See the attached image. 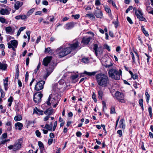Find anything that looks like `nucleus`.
<instances>
[{"label": "nucleus", "mask_w": 153, "mask_h": 153, "mask_svg": "<svg viewBox=\"0 0 153 153\" xmlns=\"http://www.w3.org/2000/svg\"><path fill=\"white\" fill-rule=\"evenodd\" d=\"M95 78L98 84L100 86H106L109 83V79L107 76L102 73L97 74Z\"/></svg>", "instance_id": "1"}, {"label": "nucleus", "mask_w": 153, "mask_h": 153, "mask_svg": "<svg viewBox=\"0 0 153 153\" xmlns=\"http://www.w3.org/2000/svg\"><path fill=\"white\" fill-rule=\"evenodd\" d=\"M122 71L121 70L119 71L115 68H111L108 71L109 76L112 79L119 80L120 78V76L121 75Z\"/></svg>", "instance_id": "2"}, {"label": "nucleus", "mask_w": 153, "mask_h": 153, "mask_svg": "<svg viewBox=\"0 0 153 153\" xmlns=\"http://www.w3.org/2000/svg\"><path fill=\"white\" fill-rule=\"evenodd\" d=\"M22 140L20 138L17 140L13 145H10L8 147L10 150L13 149V151H16L22 147Z\"/></svg>", "instance_id": "3"}, {"label": "nucleus", "mask_w": 153, "mask_h": 153, "mask_svg": "<svg viewBox=\"0 0 153 153\" xmlns=\"http://www.w3.org/2000/svg\"><path fill=\"white\" fill-rule=\"evenodd\" d=\"M56 52L59 57H62L71 53V51L68 48H60L58 49Z\"/></svg>", "instance_id": "4"}, {"label": "nucleus", "mask_w": 153, "mask_h": 153, "mask_svg": "<svg viewBox=\"0 0 153 153\" xmlns=\"http://www.w3.org/2000/svg\"><path fill=\"white\" fill-rule=\"evenodd\" d=\"M80 42V40L78 39H76L73 41V43L70 45V47H68L71 52L77 48L80 49L82 47Z\"/></svg>", "instance_id": "5"}, {"label": "nucleus", "mask_w": 153, "mask_h": 153, "mask_svg": "<svg viewBox=\"0 0 153 153\" xmlns=\"http://www.w3.org/2000/svg\"><path fill=\"white\" fill-rule=\"evenodd\" d=\"M58 102L59 101L58 100H56L53 97L52 94L49 95L47 101V103L49 105H50L51 104H54L53 107L54 108L56 107Z\"/></svg>", "instance_id": "6"}, {"label": "nucleus", "mask_w": 153, "mask_h": 153, "mask_svg": "<svg viewBox=\"0 0 153 153\" xmlns=\"http://www.w3.org/2000/svg\"><path fill=\"white\" fill-rule=\"evenodd\" d=\"M115 97L122 103H125L126 102L124 99V95L122 93L117 91L115 94Z\"/></svg>", "instance_id": "7"}, {"label": "nucleus", "mask_w": 153, "mask_h": 153, "mask_svg": "<svg viewBox=\"0 0 153 153\" xmlns=\"http://www.w3.org/2000/svg\"><path fill=\"white\" fill-rule=\"evenodd\" d=\"M45 82V81L41 80L37 82L35 86V89L37 91H39L42 89L44 88V85Z\"/></svg>", "instance_id": "8"}, {"label": "nucleus", "mask_w": 153, "mask_h": 153, "mask_svg": "<svg viewBox=\"0 0 153 153\" xmlns=\"http://www.w3.org/2000/svg\"><path fill=\"white\" fill-rule=\"evenodd\" d=\"M43 95L39 92L36 93L34 95L33 100L36 103H39L41 101Z\"/></svg>", "instance_id": "9"}, {"label": "nucleus", "mask_w": 153, "mask_h": 153, "mask_svg": "<svg viewBox=\"0 0 153 153\" xmlns=\"http://www.w3.org/2000/svg\"><path fill=\"white\" fill-rule=\"evenodd\" d=\"M8 47L9 48H12L13 51L15 50V48H16L18 45V42L16 40L11 41L10 42L7 43Z\"/></svg>", "instance_id": "10"}, {"label": "nucleus", "mask_w": 153, "mask_h": 153, "mask_svg": "<svg viewBox=\"0 0 153 153\" xmlns=\"http://www.w3.org/2000/svg\"><path fill=\"white\" fill-rule=\"evenodd\" d=\"M93 48L96 56L102 54V50L100 48H98V45L97 44H95L94 45Z\"/></svg>", "instance_id": "11"}, {"label": "nucleus", "mask_w": 153, "mask_h": 153, "mask_svg": "<svg viewBox=\"0 0 153 153\" xmlns=\"http://www.w3.org/2000/svg\"><path fill=\"white\" fill-rule=\"evenodd\" d=\"M11 10L9 7H7L6 9L1 8L0 10V13L2 15H8Z\"/></svg>", "instance_id": "12"}, {"label": "nucleus", "mask_w": 153, "mask_h": 153, "mask_svg": "<svg viewBox=\"0 0 153 153\" xmlns=\"http://www.w3.org/2000/svg\"><path fill=\"white\" fill-rule=\"evenodd\" d=\"M135 13L137 18L140 20L144 21L145 19V18L143 16V13L141 10H136Z\"/></svg>", "instance_id": "13"}, {"label": "nucleus", "mask_w": 153, "mask_h": 153, "mask_svg": "<svg viewBox=\"0 0 153 153\" xmlns=\"http://www.w3.org/2000/svg\"><path fill=\"white\" fill-rule=\"evenodd\" d=\"M52 59L51 56H47L43 59L42 64L45 66H47Z\"/></svg>", "instance_id": "14"}, {"label": "nucleus", "mask_w": 153, "mask_h": 153, "mask_svg": "<svg viewBox=\"0 0 153 153\" xmlns=\"http://www.w3.org/2000/svg\"><path fill=\"white\" fill-rule=\"evenodd\" d=\"M119 127L120 128L124 130L126 128L125 121L124 119H122L120 120L119 123Z\"/></svg>", "instance_id": "15"}, {"label": "nucleus", "mask_w": 153, "mask_h": 153, "mask_svg": "<svg viewBox=\"0 0 153 153\" xmlns=\"http://www.w3.org/2000/svg\"><path fill=\"white\" fill-rule=\"evenodd\" d=\"M91 39L92 38L90 37L87 38L86 37H84L82 39L81 43L84 45H87Z\"/></svg>", "instance_id": "16"}, {"label": "nucleus", "mask_w": 153, "mask_h": 153, "mask_svg": "<svg viewBox=\"0 0 153 153\" xmlns=\"http://www.w3.org/2000/svg\"><path fill=\"white\" fill-rule=\"evenodd\" d=\"M23 4V3L22 2L17 1L15 2L14 5V8L16 10H18L22 7Z\"/></svg>", "instance_id": "17"}, {"label": "nucleus", "mask_w": 153, "mask_h": 153, "mask_svg": "<svg viewBox=\"0 0 153 153\" xmlns=\"http://www.w3.org/2000/svg\"><path fill=\"white\" fill-rule=\"evenodd\" d=\"M74 27V24L73 23L70 22L66 24L65 26H64V28L67 30H70Z\"/></svg>", "instance_id": "18"}, {"label": "nucleus", "mask_w": 153, "mask_h": 153, "mask_svg": "<svg viewBox=\"0 0 153 153\" xmlns=\"http://www.w3.org/2000/svg\"><path fill=\"white\" fill-rule=\"evenodd\" d=\"M94 14L97 18H101L102 17V13L99 10L98 11H95L94 13Z\"/></svg>", "instance_id": "19"}, {"label": "nucleus", "mask_w": 153, "mask_h": 153, "mask_svg": "<svg viewBox=\"0 0 153 153\" xmlns=\"http://www.w3.org/2000/svg\"><path fill=\"white\" fill-rule=\"evenodd\" d=\"M15 126L16 129H18L19 130H21L22 129L23 125L20 123L17 122L15 124Z\"/></svg>", "instance_id": "20"}, {"label": "nucleus", "mask_w": 153, "mask_h": 153, "mask_svg": "<svg viewBox=\"0 0 153 153\" xmlns=\"http://www.w3.org/2000/svg\"><path fill=\"white\" fill-rule=\"evenodd\" d=\"M54 111L52 108H49L47 109L44 112V113L48 116H50L53 113Z\"/></svg>", "instance_id": "21"}, {"label": "nucleus", "mask_w": 153, "mask_h": 153, "mask_svg": "<svg viewBox=\"0 0 153 153\" xmlns=\"http://www.w3.org/2000/svg\"><path fill=\"white\" fill-rule=\"evenodd\" d=\"M8 81V77L6 78L4 80V85L5 90L6 91H7V90Z\"/></svg>", "instance_id": "22"}, {"label": "nucleus", "mask_w": 153, "mask_h": 153, "mask_svg": "<svg viewBox=\"0 0 153 153\" xmlns=\"http://www.w3.org/2000/svg\"><path fill=\"white\" fill-rule=\"evenodd\" d=\"M52 123H50V125H49L48 124H46L44 127V128H45L49 131H51L52 130Z\"/></svg>", "instance_id": "23"}, {"label": "nucleus", "mask_w": 153, "mask_h": 153, "mask_svg": "<svg viewBox=\"0 0 153 153\" xmlns=\"http://www.w3.org/2000/svg\"><path fill=\"white\" fill-rule=\"evenodd\" d=\"M98 98L101 100H102V97L104 96V94L103 91L102 90H99L98 91Z\"/></svg>", "instance_id": "24"}, {"label": "nucleus", "mask_w": 153, "mask_h": 153, "mask_svg": "<svg viewBox=\"0 0 153 153\" xmlns=\"http://www.w3.org/2000/svg\"><path fill=\"white\" fill-rule=\"evenodd\" d=\"M97 73V71H94L92 72H90L85 71L83 74H86L89 76H92L95 75Z\"/></svg>", "instance_id": "25"}, {"label": "nucleus", "mask_w": 153, "mask_h": 153, "mask_svg": "<svg viewBox=\"0 0 153 153\" xmlns=\"http://www.w3.org/2000/svg\"><path fill=\"white\" fill-rule=\"evenodd\" d=\"M6 64L1 63L0 62V69L3 70H5L7 68Z\"/></svg>", "instance_id": "26"}, {"label": "nucleus", "mask_w": 153, "mask_h": 153, "mask_svg": "<svg viewBox=\"0 0 153 153\" xmlns=\"http://www.w3.org/2000/svg\"><path fill=\"white\" fill-rule=\"evenodd\" d=\"M85 17L89 18L92 20H94L95 19L94 16L92 14H87L85 15Z\"/></svg>", "instance_id": "27"}, {"label": "nucleus", "mask_w": 153, "mask_h": 153, "mask_svg": "<svg viewBox=\"0 0 153 153\" xmlns=\"http://www.w3.org/2000/svg\"><path fill=\"white\" fill-rule=\"evenodd\" d=\"M54 69L53 67L52 66L51 69H48L47 71V73L46 74V77H48L51 73L52 72L53 70Z\"/></svg>", "instance_id": "28"}, {"label": "nucleus", "mask_w": 153, "mask_h": 153, "mask_svg": "<svg viewBox=\"0 0 153 153\" xmlns=\"http://www.w3.org/2000/svg\"><path fill=\"white\" fill-rule=\"evenodd\" d=\"M35 9L34 8L30 9L27 13V16H30L31 15L34 11Z\"/></svg>", "instance_id": "29"}, {"label": "nucleus", "mask_w": 153, "mask_h": 153, "mask_svg": "<svg viewBox=\"0 0 153 153\" xmlns=\"http://www.w3.org/2000/svg\"><path fill=\"white\" fill-rule=\"evenodd\" d=\"M43 112V111L38 109L36 107L34 109L33 114H38L39 113H41Z\"/></svg>", "instance_id": "30"}, {"label": "nucleus", "mask_w": 153, "mask_h": 153, "mask_svg": "<svg viewBox=\"0 0 153 153\" xmlns=\"http://www.w3.org/2000/svg\"><path fill=\"white\" fill-rule=\"evenodd\" d=\"M22 117L20 115H18L14 117V120L16 121H19L22 120Z\"/></svg>", "instance_id": "31"}, {"label": "nucleus", "mask_w": 153, "mask_h": 153, "mask_svg": "<svg viewBox=\"0 0 153 153\" xmlns=\"http://www.w3.org/2000/svg\"><path fill=\"white\" fill-rule=\"evenodd\" d=\"M129 72L131 75V77L133 79H135L137 78L138 76L136 74H133L132 72L131 71H129Z\"/></svg>", "instance_id": "32"}, {"label": "nucleus", "mask_w": 153, "mask_h": 153, "mask_svg": "<svg viewBox=\"0 0 153 153\" xmlns=\"http://www.w3.org/2000/svg\"><path fill=\"white\" fill-rule=\"evenodd\" d=\"M7 137V134L6 133L3 134L0 137V139L1 140H3L4 139H5Z\"/></svg>", "instance_id": "33"}, {"label": "nucleus", "mask_w": 153, "mask_h": 153, "mask_svg": "<svg viewBox=\"0 0 153 153\" xmlns=\"http://www.w3.org/2000/svg\"><path fill=\"white\" fill-rule=\"evenodd\" d=\"M105 10L106 12L109 14H111V11L110 8L108 7V6L105 7Z\"/></svg>", "instance_id": "34"}, {"label": "nucleus", "mask_w": 153, "mask_h": 153, "mask_svg": "<svg viewBox=\"0 0 153 153\" xmlns=\"http://www.w3.org/2000/svg\"><path fill=\"white\" fill-rule=\"evenodd\" d=\"M145 94L146 96V102L147 103H148L149 102V100L150 95L147 92H145Z\"/></svg>", "instance_id": "35"}, {"label": "nucleus", "mask_w": 153, "mask_h": 153, "mask_svg": "<svg viewBox=\"0 0 153 153\" xmlns=\"http://www.w3.org/2000/svg\"><path fill=\"white\" fill-rule=\"evenodd\" d=\"M39 146L40 149H42L44 148V145L43 143L40 141H39L38 142Z\"/></svg>", "instance_id": "36"}, {"label": "nucleus", "mask_w": 153, "mask_h": 153, "mask_svg": "<svg viewBox=\"0 0 153 153\" xmlns=\"http://www.w3.org/2000/svg\"><path fill=\"white\" fill-rule=\"evenodd\" d=\"M5 30L7 33H9L12 31V29L10 27H6Z\"/></svg>", "instance_id": "37"}, {"label": "nucleus", "mask_w": 153, "mask_h": 153, "mask_svg": "<svg viewBox=\"0 0 153 153\" xmlns=\"http://www.w3.org/2000/svg\"><path fill=\"white\" fill-rule=\"evenodd\" d=\"M130 54L131 56L132 59L133 60L132 62L134 63H135L136 62L135 61L134 56V53L132 52H131L130 53Z\"/></svg>", "instance_id": "38"}, {"label": "nucleus", "mask_w": 153, "mask_h": 153, "mask_svg": "<svg viewBox=\"0 0 153 153\" xmlns=\"http://www.w3.org/2000/svg\"><path fill=\"white\" fill-rule=\"evenodd\" d=\"M148 111L149 114V116L151 118L152 117V108L151 106H149L148 109Z\"/></svg>", "instance_id": "39"}, {"label": "nucleus", "mask_w": 153, "mask_h": 153, "mask_svg": "<svg viewBox=\"0 0 153 153\" xmlns=\"http://www.w3.org/2000/svg\"><path fill=\"white\" fill-rule=\"evenodd\" d=\"M82 62L84 63H88V59L87 58H83L82 59Z\"/></svg>", "instance_id": "40"}, {"label": "nucleus", "mask_w": 153, "mask_h": 153, "mask_svg": "<svg viewBox=\"0 0 153 153\" xmlns=\"http://www.w3.org/2000/svg\"><path fill=\"white\" fill-rule=\"evenodd\" d=\"M92 98L94 100V102H96L97 101V100L96 99V95L94 92H93V94L92 96Z\"/></svg>", "instance_id": "41"}, {"label": "nucleus", "mask_w": 153, "mask_h": 153, "mask_svg": "<svg viewBox=\"0 0 153 153\" xmlns=\"http://www.w3.org/2000/svg\"><path fill=\"white\" fill-rule=\"evenodd\" d=\"M153 8L150 6H147L146 7V10L149 13V11H150L153 10Z\"/></svg>", "instance_id": "42"}, {"label": "nucleus", "mask_w": 153, "mask_h": 153, "mask_svg": "<svg viewBox=\"0 0 153 153\" xmlns=\"http://www.w3.org/2000/svg\"><path fill=\"white\" fill-rule=\"evenodd\" d=\"M115 110L114 107H112L111 108L110 113L111 114H113L115 113Z\"/></svg>", "instance_id": "43"}, {"label": "nucleus", "mask_w": 153, "mask_h": 153, "mask_svg": "<svg viewBox=\"0 0 153 153\" xmlns=\"http://www.w3.org/2000/svg\"><path fill=\"white\" fill-rule=\"evenodd\" d=\"M104 48L107 49L108 51H110L111 50L110 47L107 44L104 45Z\"/></svg>", "instance_id": "44"}, {"label": "nucleus", "mask_w": 153, "mask_h": 153, "mask_svg": "<svg viewBox=\"0 0 153 153\" xmlns=\"http://www.w3.org/2000/svg\"><path fill=\"white\" fill-rule=\"evenodd\" d=\"M117 133L119 134V136L120 137H121L122 135V131L121 130H119L117 131Z\"/></svg>", "instance_id": "45"}, {"label": "nucleus", "mask_w": 153, "mask_h": 153, "mask_svg": "<svg viewBox=\"0 0 153 153\" xmlns=\"http://www.w3.org/2000/svg\"><path fill=\"white\" fill-rule=\"evenodd\" d=\"M36 134L37 137H40L41 133L38 130L36 131Z\"/></svg>", "instance_id": "46"}, {"label": "nucleus", "mask_w": 153, "mask_h": 153, "mask_svg": "<svg viewBox=\"0 0 153 153\" xmlns=\"http://www.w3.org/2000/svg\"><path fill=\"white\" fill-rule=\"evenodd\" d=\"M78 76L77 74H75L71 76V78L73 80H74L76 79L77 78Z\"/></svg>", "instance_id": "47"}, {"label": "nucleus", "mask_w": 153, "mask_h": 153, "mask_svg": "<svg viewBox=\"0 0 153 153\" xmlns=\"http://www.w3.org/2000/svg\"><path fill=\"white\" fill-rule=\"evenodd\" d=\"M72 17L74 18L75 19H77L79 18L80 16L79 14H77L76 15H72Z\"/></svg>", "instance_id": "48"}, {"label": "nucleus", "mask_w": 153, "mask_h": 153, "mask_svg": "<svg viewBox=\"0 0 153 153\" xmlns=\"http://www.w3.org/2000/svg\"><path fill=\"white\" fill-rule=\"evenodd\" d=\"M133 7L132 6H130L127 9L126 11V13H128V12L130 10H131L132 9Z\"/></svg>", "instance_id": "49"}, {"label": "nucleus", "mask_w": 153, "mask_h": 153, "mask_svg": "<svg viewBox=\"0 0 153 153\" xmlns=\"http://www.w3.org/2000/svg\"><path fill=\"white\" fill-rule=\"evenodd\" d=\"M127 19L130 24H133V22L131 19L129 17H127Z\"/></svg>", "instance_id": "50"}, {"label": "nucleus", "mask_w": 153, "mask_h": 153, "mask_svg": "<svg viewBox=\"0 0 153 153\" xmlns=\"http://www.w3.org/2000/svg\"><path fill=\"white\" fill-rule=\"evenodd\" d=\"M101 3L99 0H96L95 1V4L96 6H98L100 5Z\"/></svg>", "instance_id": "51"}, {"label": "nucleus", "mask_w": 153, "mask_h": 153, "mask_svg": "<svg viewBox=\"0 0 153 153\" xmlns=\"http://www.w3.org/2000/svg\"><path fill=\"white\" fill-rule=\"evenodd\" d=\"M57 121H55V122H54V123L53 127V131H54L55 130V129L56 128V127L57 126Z\"/></svg>", "instance_id": "52"}, {"label": "nucleus", "mask_w": 153, "mask_h": 153, "mask_svg": "<svg viewBox=\"0 0 153 153\" xmlns=\"http://www.w3.org/2000/svg\"><path fill=\"white\" fill-rule=\"evenodd\" d=\"M29 77L28 73L27 72L25 74V80L26 82H27L28 80Z\"/></svg>", "instance_id": "53"}, {"label": "nucleus", "mask_w": 153, "mask_h": 153, "mask_svg": "<svg viewBox=\"0 0 153 153\" xmlns=\"http://www.w3.org/2000/svg\"><path fill=\"white\" fill-rule=\"evenodd\" d=\"M5 21L6 20L4 18L2 17H0V22H1L3 23H5Z\"/></svg>", "instance_id": "54"}, {"label": "nucleus", "mask_w": 153, "mask_h": 153, "mask_svg": "<svg viewBox=\"0 0 153 153\" xmlns=\"http://www.w3.org/2000/svg\"><path fill=\"white\" fill-rule=\"evenodd\" d=\"M0 92L1 94V97L2 98H3L5 96V94L4 92L3 91V90L1 89H0Z\"/></svg>", "instance_id": "55"}, {"label": "nucleus", "mask_w": 153, "mask_h": 153, "mask_svg": "<svg viewBox=\"0 0 153 153\" xmlns=\"http://www.w3.org/2000/svg\"><path fill=\"white\" fill-rule=\"evenodd\" d=\"M27 16L25 15H21V19L22 20H24L27 19Z\"/></svg>", "instance_id": "56"}, {"label": "nucleus", "mask_w": 153, "mask_h": 153, "mask_svg": "<svg viewBox=\"0 0 153 153\" xmlns=\"http://www.w3.org/2000/svg\"><path fill=\"white\" fill-rule=\"evenodd\" d=\"M6 141L5 139H4L3 140H1L0 141V146L1 145H3L4 144L6 143Z\"/></svg>", "instance_id": "57"}, {"label": "nucleus", "mask_w": 153, "mask_h": 153, "mask_svg": "<svg viewBox=\"0 0 153 153\" xmlns=\"http://www.w3.org/2000/svg\"><path fill=\"white\" fill-rule=\"evenodd\" d=\"M64 81L63 80H61L60 81H59L58 83V85H62L64 84Z\"/></svg>", "instance_id": "58"}, {"label": "nucleus", "mask_w": 153, "mask_h": 153, "mask_svg": "<svg viewBox=\"0 0 153 153\" xmlns=\"http://www.w3.org/2000/svg\"><path fill=\"white\" fill-rule=\"evenodd\" d=\"M102 104L103 106V110L104 111V108H106V107L105 102L104 101H103L102 102Z\"/></svg>", "instance_id": "59"}, {"label": "nucleus", "mask_w": 153, "mask_h": 153, "mask_svg": "<svg viewBox=\"0 0 153 153\" xmlns=\"http://www.w3.org/2000/svg\"><path fill=\"white\" fill-rule=\"evenodd\" d=\"M143 99H140L139 100V104L140 105V106H142L143 105Z\"/></svg>", "instance_id": "60"}, {"label": "nucleus", "mask_w": 153, "mask_h": 153, "mask_svg": "<svg viewBox=\"0 0 153 153\" xmlns=\"http://www.w3.org/2000/svg\"><path fill=\"white\" fill-rule=\"evenodd\" d=\"M76 135L78 137H80L82 135V133L80 131H78L76 133Z\"/></svg>", "instance_id": "61"}, {"label": "nucleus", "mask_w": 153, "mask_h": 153, "mask_svg": "<svg viewBox=\"0 0 153 153\" xmlns=\"http://www.w3.org/2000/svg\"><path fill=\"white\" fill-rule=\"evenodd\" d=\"M42 3L43 4L45 5H47L48 4V2L46 0H44L42 1Z\"/></svg>", "instance_id": "62"}, {"label": "nucleus", "mask_w": 153, "mask_h": 153, "mask_svg": "<svg viewBox=\"0 0 153 153\" xmlns=\"http://www.w3.org/2000/svg\"><path fill=\"white\" fill-rule=\"evenodd\" d=\"M13 98L11 96H10L8 100V102H12L13 100Z\"/></svg>", "instance_id": "63"}, {"label": "nucleus", "mask_w": 153, "mask_h": 153, "mask_svg": "<svg viewBox=\"0 0 153 153\" xmlns=\"http://www.w3.org/2000/svg\"><path fill=\"white\" fill-rule=\"evenodd\" d=\"M53 142V139L51 138L49 139L48 140V143L49 145H50L52 144Z\"/></svg>", "instance_id": "64"}]
</instances>
